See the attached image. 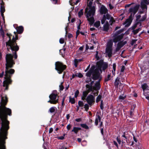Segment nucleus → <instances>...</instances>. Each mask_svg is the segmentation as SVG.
Wrapping results in <instances>:
<instances>
[{
  "instance_id": "58836bf2",
  "label": "nucleus",
  "mask_w": 149,
  "mask_h": 149,
  "mask_svg": "<svg viewBox=\"0 0 149 149\" xmlns=\"http://www.w3.org/2000/svg\"><path fill=\"white\" fill-rule=\"evenodd\" d=\"M95 58H96L97 60H99L100 59L99 56L98 55V52L96 51V54L95 56Z\"/></svg>"
},
{
  "instance_id": "f704fd0d",
  "label": "nucleus",
  "mask_w": 149,
  "mask_h": 149,
  "mask_svg": "<svg viewBox=\"0 0 149 149\" xmlns=\"http://www.w3.org/2000/svg\"><path fill=\"white\" fill-rule=\"evenodd\" d=\"M5 9L4 6H0V12H4L5 11Z\"/></svg>"
},
{
  "instance_id": "7ed1b4c3",
  "label": "nucleus",
  "mask_w": 149,
  "mask_h": 149,
  "mask_svg": "<svg viewBox=\"0 0 149 149\" xmlns=\"http://www.w3.org/2000/svg\"><path fill=\"white\" fill-rule=\"evenodd\" d=\"M7 35L9 37V40L8 42H6V45L7 47H9V48L7 47L8 49V48L10 49L12 51H14L15 55L14 57L15 59H16L17 57V56L16 54V52L18 50V47L17 46V45L15 42V40L17 38L16 35H15V37H13V38L12 40H11L10 36L8 34H7Z\"/></svg>"
},
{
  "instance_id": "6ab92c4d",
  "label": "nucleus",
  "mask_w": 149,
  "mask_h": 149,
  "mask_svg": "<svg viewBox=\"0 0 149 149\" xmlns=\"http://www.w3.org/2000/svg\"><path fill=\"white\" fill-rule=\"evenodd\" d=\"M109 28V24L108 22H107L103 26V30L104 31H107Z\"/></svg>"
},
{
  "instance_id": "4d7b16f0",
  "label": "nucleus",
  "mask_w": 149,
  "mask_h": 149,
  "mask_svg": "<svg viewBox=\"0 0 149 149\" xmlns=\"http://www.w3.org/2000/svg\"><path fill=\"white\" fill-rule=\"evenodd\" d=\"M4 74V72L3 71H2L1 73H0V78H2L3 77Z\"/></svg>"
},
{
  "instance_id": "72a5a7b5",
  "label": "nucleus",
  "mask_w": 149,
  "mask_h": 149,
  "mask_svg": "<svg viewBox=\"0 0 149 149\" xmlns=\"http://www.w3.org/2000/svg\"><path fill=\"white\" fill-rule=\"evenodd\" d=\"M111 74H108L107 77H106L105 79V81H109L110 79Z\"/></svg>"
},
{
  "instance_id": "3c124183",
  "label": "nucleus",
  "mask_w": 149,
  "mask_h": 149,
  "mask_svg": "<svg viewBox=\"0 0 149 149\" xmlns=\"http://www.w3.org/2000/svg\"><path fill=\"white\" fill-rule=\"evenodd\" d=\"M100 109L102 110H103L104 109V107H103V101L102 100L101 101V104L100 105Z\"/></svg>"
},
{
  "instance_id": "5701e85b",
  "label": "nucleus",
  "mask_w": 149,
  "mask_h": 149,
  "mask_svg": "<svg viewBox=\"0 0 149 149\" xmlns=\"http://www.w3.org/2000/svg\"><path fill=\"white\" fill-rule=\"evenodd\" d=\"M127 43L126 41H125L124 42L121 41L118 42L117 44V45H118L121 48L122 47L123 45Z\"/></svg>"
},
{
  "instance_id": "e2e57ef3",
  "label": "nucleus",
  "mask_w": 149,
  "mask_h": 149,
  "mask_svg": "<svg viewBox=\"0 0 149 149\" xmlns=\"http://www.w3.org/2000/svg\"><path fill=\"white\" fill-rule=\"evenodd\" d=\"M68 26V24H67V25H66V27L65 28V30L66 31V35L67 33V28Z\"/></svg>"
},
{
  "instance_id": "7c9ffc66",
  "label": "nucleus",
  "mask_w": 149,
  "mask_h": 149,
  "mask_svg": "<svg viewBox=\"0 0 149 149\" xmlns=\"http://www.w3.org/2000/svg\"><path fill=\"white\" fill-rule=\"evenodd\" d=\"M80 126L86 129H89L88 127L86 124H80Z\"/></svg>"
},
{
  "instance_id": "49530a36",
  "label": "nucleus",
  "mask_w": 149,
  "mask_h": 149,
  "mask_svg": "<svg viewBox=\"0 0 149 149\" xmlns=\"http://www.w3.org/2000/svg\"><path fill=\"white\" fill-rule=\"evenodd\" d=\"M121 48L119 47L118 45V46L117 45V46L115 50L114 53L119 51Z\"/></svg>"
},
{
  "instance_id": "f03ea898",
  "label": "nucleus",
  "mask_w": 149,
  "mask_h": 149,
  "mask_svg": "<svg viewBox=\"0 0 149 149\" xmlns=\"http://www.w3.org/2000/svg\"><path fill=\"white\" fill-rule=\"evenodd\" d=\"M93 1L86 0L88 7L86 8L85 11L87 19L91 25L93 24L94 22L93 16L95 13V8L94 6H91Z\"/></svg>"
},
{
  "instance_id": "f8f14e48",
  "label": "nucleus",
  "mask_w": 149,
  "mask_h": 149,
  "mask_svg": "<svg viewBox=\"0 0 149 149\" xmlns=\"http://www.w3.org/2000/svg\"><path fill=\"white\" fill-rule=\"evenodd\" d=\"M86 101L90 106L92 105L95 102V97L91 94H90L86 97Z\"/></svg>"
},
{
  "instance_id": "37998d69",
  "label": "nucleus",
  "mask_w": 149,
  "mask_h": 149,
  "mask_svg": "<svg viewBox=\"0 0 149 149\" xmlns=\"http://www.w3.org/2000/svg\"><path fill=\"white\" fill-rule=\"evenodd\" d=\"M88 104H85L84 105V108L85 109V110L86 111H87L89 109V105Z\"/></svg>"
},
{
  "instance_id": "13d9d810",
  "label": "nucleus",
  "mask_w": 149,
  "mask_h": 149,
  "mask_svg": "<svg viewBox=\"0 0 149 149\" xmlns=\"http://www.w3.org/2000/svg\"><path fill=\"white\" fill-rule=\"evenodd\" d=\"M79 34V30H77L76 32V38H77L78 35Z\"/></svg>"
},
{
  "instance_id": "aec40b11",
  "label": "nucleus",
  "mask_w": 149,
  "mask_h": 149,
  "mask_svg": "<svg viewBox=\"0 0 149 149\" xmlns=\"http://www.w3.org/2000/svg\"><path fill=\"white\" fill-rule=\"evenodd\" d=\"M127 136L125 134V133H124L123 135H122V136L121 137V139L122 140V142L123 143H125V142L124 141H126L127 142Z\"/></svg>"
},
{
  "instance_id": "69168bd1",
  "label": "nucleus",
  "mask_w": 149,
  "mask_h": 149,
  "mask_svg": "<svg viewBox=\"0 0 149 149\" xmlns=\"http://www.w3.org/2000/svg\"><path fill=\"white\" fill-rule=\"evenodd\" d=\"M81 24V23H80L79 25L77 26V29L78 30H79L80 29V25Z\"/></svg>"
},
{
  "instance_id": "5fc2aeb1",
  "label": "nucleus",
  "mask_w": 149,
  "mask_h": 149,
  "mask_svg": "<svg viewBox=\"0 0 149 149\" xmlns=\"http://www.w3.org/2000/svg\"><path fill=\"white\" fill-rule=\"evenodd\" d=\"M71 127L72 126L70 124H69L67 126V130H69L70 129Z\"/></svg>"
},
{
  "instance_id": "dca6fc26",
  "label": "nucleus",
  "mask_w": 149,
  "mask_h": 149,
  "mask_svg": "<svg viewBox=\"0 0 149 149\" xmlns=\"http://www.w3.org/2000/svg\"><path fill=\"white\" fill-rule=\"evenodd\" d=\"M107 10L104 6H102L100 9V12L101 14H105L107 13Z\"/></svg>"
},
{
  "instance_id": "8fccbe9b",
  "label": "nucleus",
  "mask_w": 149,
  "mask_h": 149,
  "mask_svg": "<svg viewBox=\"0 0 149 149\" xmlns=\"http://www.w3.org/2000/svg\"><path fill=\"white\" fill-rule=\"evenodd\" d=\"M62 84L63 83H61L60 85L59 86L60 90L61 91L63 90L64 88V87L62 85Z\"/></svg>"
},
{
  "instance_id": "bb28decb",
  "label": "nucleus",
  "mask_w": 149,
  "mask_h": 149,
  "mask_svg": "<svg viewBox=\"0 0 149 149\" xmlns=\"http://www.w3.org/2000/svg\"><path fill=\"white\" fill-rule=\"evenodd\" d=\"M100 21H97L95 22L94 24V26L96 28H98L100 25Z\"/></svg>"
},
{
  "instance_id": "4be33fe9",
  "label": "nucleus",
  "mask_w": 149,
  "mask_h": 149,
  "mask_svg": "<svg viewBox=\"0 0 149 149\" xmlns=\"http://www.w3.org/2000/svg\"><path fill=\"white\" fill-rule=\"evenodd\" d=\"M81 61V59H75L74 60L73 64L75 67L76 68L77 67L78 62H80Z\"/></svg>"
},
{
  "instance_id": "b1692460",
  "label": "nucleus",
  "mask_w": 149,
  "mask_h": 149,
  "mask_svg": "<svg viewBox=\"0 0 149 149\" xmlns=\"http://www.w3.org/2000/svg\"><path fill=\"white\" fill-rule=\"evenodd\" d=\"M120 82L119 81V79L117 77L116 79L115 83L114 85L116 87H118V85L119 84Z\"/></svg>"
},
{
  "instance_id": "ddd939ff",
  "label": "nucleus",
  "mask_w": 149,
  "mask_h": 149,
  "mask_svg": "<svg viewBox=\"0 0 149 149\" xmlns=\"http://www.w3.org/2000/svg\"><path fill=\"white\" fill-rule=\"evenodd\" d=\"M142 2L141 3V7L143 10H146L147 6L146 5L149 4V0H142Z\"/></svg>"
},
{
  "instance_id": "de8ad7c7",
  "label": "nucleus",
  "mask_w": 149,
  "mask_h": 149,
  "mask_svg": "<svg viewBox=\"0 0 149 149\" xmlns=\"http://www.w3.org/2000/svg\"><path fill=\"white\" fill-rule=\"evenodd\" d=\"M106 19H110L111 18V16H110V15L109 14H107L106 15Z\"/></svg>"
},
{
  "instance_id": "a211bd4d",
  "label": "nucleus",
  "mask_w": 149,
  "mask_h": 149,
  "mask_svg": "<svg viewBox=\"0 0 149 149\" xmlns=\"http://www.w3.org/2000/svg\"><path fill=\"white\" fill-rule=\"evenodd\" d=\"M131 22L132 20L130 19H128L123 23V24L125 25V27H128L130 25Z\"/></svg>"
},
{
  "instance_id": "393cba45",
  "label": "nucleus",
  "mask_w": 149,
  "mask_h": 149,
  "mask_svg": "<svg viewBox=\"0 0 149 149\" xmlns=\"http://www.w3.org/2000/svg\"><path fill=\"white\" fill-rule=\"evenodd\" d=\"M69 102L72 104H74L75 102V100L74 98H72L71 96L69 97Z\"/></svg>"
},
{
  "instance_id": "680f3d73",
  "label": "nucleus",
  "mask_w": 149,
  "mask_h": 149,
  "mask_svg": "<svg viewBox=\"0 0 149 149\" xmlns=\"http://www.w3.org/2000/svg\"><path fill=\"white\" fill-rule=\"evenodd\" d=\"M101 130V132L102 135H104V132H103V128H100Z\"/></svg>"
},
{
  "instance_id": "4c0bfd02",
  "label": "nucleus",
  "mask_w": 149,
  "mask_h": 149,
  "mask_svg": "<svg viewBox=\"0 0 149 149\" xmlns=\"http://www.w3.org/2000/svg\"><path fill=\"white\" fill-rule=\"evenodd\" d=\"M102 97V96L100 95H99L97 97L96 100V102H98L100 101Z\"/></svg>"
},
{
  "instance_id": "39448f33",
  "label": "nucleus",
  "mask_w": 149,
  "mask_h": 149,
  "mask_svg": "<svg viewBox=\"0 0 149 149\" xmlns=\"http://www.w3.org/2000/svg\"><path fill=\"white\" fill-rule=\"evenodd\" d=\"M100 79H98L99 81L96 82L94 86H93V84L94 83V81H92L89 84H87L86 85V87L88 89V90L89 91H93L94 90H97L100 89V83L101 77L100 76Z\"/></svg>"
},
{
  "instance_id": "a18cd8bd",
  "label": "nucleus",
  "mask_w": 149,
  "mask_h": 149,
  "mask_svg": "<svg viewBox=\"0 0 149 149\" xmlns=\"http://www.w3.org/2000/svg\"><path fill=\"white\" fill-rule=\"evenodd\" d=\"M117 141L118 143V144H120L121 143V141L120 138V136H118L116 138Z\"/></svg>"
},
{
  "instance_id": "412c9836",
  "label": "nucleus",
  "mask_w": 149,
  "mask_h": 149,
  "mask_svg": "<svg viewBox=\"0 0 149 149\" xmlns=\"http://www.w3.org/2000/svg\"><path fill=\"white\" fill-rule=\"evenodd\" d=\"M81 130L80 127H74L73 129L72 130V132H74L75 134H77L78 131Z\"/></svg>"
},
{
  "instance_id": "2eb2a0df",
  "label": "nucleus",
  "mask_w": 149,
  "mask_h": 149,
  "mask_svg": "<svg viewBox=\"0 0 149 149\" xmlns=\"http://www.w3.org/2000/svg\"><path fill=\"white\" fill-rule=\"evenodd\" d=\"M101 117L99 115H97L95 119V124L96 125H97L98 124V121L100 123V124L98 127L100 128H101L103 126V122L101 121Z\"/></svg>"
},
{
  "instance_id": "473e14b6",
  "label": "nucleus",
  "mask_w": 149,
  "mask_h": 149,
  "mask_svg": "<svg viewBox=\"0 0 149 149\" xmlns=\"http://www.w3.org/2000/svg\"><path fill=\"white\" fill-rule=\"evenodd\" d=\"M141 87L143 90L144 91V90L148 88V86L147 84H144L142 85Z\"/></svg>"
},
{
  "instance_id": "0eeeda50",
  "label": "nucleus",
  "mask_w": 149,
  "mask_h": 149,
  "mask_svg": "<svg viewBox=\"0 0 149 149\" xmlns=\"http://www.w3.org/2000/svg\"><path fill=\"white\" fill-rule=\"evenodd\" d=\"M55 69L58 71V72L61 74L66 69V66L61 62L58 61L55 64Z\"/></svg>"
},
{
  "instance_id": "c85d7f7f",
  "label": "nucleus",
  "mask_w": 149,
  "mask_h": 149,
  "mask_svg": "<svg viewBox=\"0 0 149 149\" xmlns=\"http://www.w3.org/2000/svg\"><path fill=\"white\" fill-rule=\"evenodd\" d=\"M136 23L133 26H132V30L136 28V27L138 25H139V22L138 21H136Z\"/></svg>"
},
{
  "instance_id": "e433bc0d",
  "label": "nucleus",
  "mask_w": 149,
  "mask_h": 149,
  "mask_svg": "<svg viewBox=\"0 0 149 149\" xmlns=\"http://www.w3.org/2000/svg\"><path fill=\"white\" fill-rule=\"evenodd\" d=\"M115 22V20L113 19V17H111L110 20L109 22V23L111 25H112V24L114 22Z\"/></svg>"
},
{
  "instance_id": "423d86ee",
  "label": "nucleus",
  "mask_w": 149,
  "mask_h": 149,
  "mask_svg": "<svg viewBox=\"0 0 149 149\" xmlns=\"http://www.w3.org/2000/svg\"><path fill=\"white\" fill-rule=\"evenodd\" d=\"M58 97L56 91H54L49 95L50 100L47 102L51 104H55L58 102Z\"/></svg>"
},
{
  "instance_id": "2f4dec72",
  "label": "nucleus",
  "mask_w": 149,
  "mask_h": 149,
  "mask_svg": "<svg viewBox=\"0 0 149 149\" xmlns=\"http://www.w3.org/2000/svg\"><path fill=\"white\" fill-rule=\"evenodd\" d=\"M106 20V18L105 15H104L103 16V17L102 19L101 20V23L102 24H104V23Z\"/></svg>"
},
{
  "instance_id": "09e8293b",
  "label": "nucleus",
  "mask_w": 149,
  "mask_h": 149,
  "mask_svg": "<svg viewBox=\"0 0 149 149\" xmlns=\"http://www.w3.org/2000/svg\"><path fill=\"white\" fill-rule=\"evenodd\" d=\"M79 91L78 90H77L75 93V97L76 98L78 96L79 94Z\"/></svg>"
},
{
  "instance_id": "c756f323",
  "label": "nucleus",
  "mask_w": 149,
  "mask_h": 149,
  "mask_svg": "<svg viewBox=\"0 0 149 149\" xmlns=\"http://www.w3.org/2000/svg\"><path fill=\"white\" fill-rule=\"evenodd\" d=\"M24 29L23 27L22 26H19V34L22 33Z\"/></svg>"
},
{
  "instance_id": "052dcab7",
  "label": "nucleus",
  "mask_w": 149,
  "mask_h": 149,
  "mask_svg": "<svg viewBox=\"0 0 149 149\" xmlns=\"http://www.w3.org/2000/svg\"><path fill=\"white\" fill-rule=\"evenodd\" d=\"M75 121L77 122H79L81 121V119L80 118L76 119H75Z\"/></svg>"
},
{
  "instance_id": "1a4fd4ad",
  "label": "nucleus",
  "mask_w": 149,
  "mask_h": 149,
  "mask_svg": "<svg viewBox=\"0 0 149 149\" xmlns=\"http://www.w3.org/2000/svg\"><path fill=\"white\" fill-rule=\"evenodd\" d=\"M112 45L113 43L111 41H109L108 42L106 49V53L109 57H111L112 55Z\"/></svg>"
},
{
  "instance_id": "20e7f679",
  "label": "nucleus",
  "mask_w": 149,
  "mask_h": 149,
  "mask_svg": "<svg viewBox=\"0 0 149 149\" xmlns=\"http://www.w3.org/2000/svg\"><path fill=\"white\" fill-rule=\"evenodd\" d=\"M108 67V64L107 63L102 62H99L97 63V67L95 69V71L94 72V78L95 79L99 78L100 76V74L102 72V68L103 70H104Z\"/></svg>"
},
{
  "instance_id": "c03bdc74",
  "label": "nucleus",
  "mask_w": 149,
  "mask_h": 149,
  "mask_svg": "<svg viewBox=\"0 0 149 149\" xmlns=\"http://www.w3.org/2000/svg\"><path fill=\"white\" fill-rule=\"evenodd\" d=\"M76 76L79 78H82L83 77V75L81 73H79L77 74Z\"/></svg>"
},
{
  "instance_id": "f3484780",
  "label": "nucleus",
  "mask_w": 149,
  "mask_h": 149,
  "mask_svg": "<svg viewBox=\"0 0 149 149\" xmlns=\"http://www.w3.org/2000/svg\"><path fill=\"white\" fill-rule=\"evenodd\" d=\"M88 91H85L83 92V95L81 97V99L83 100H86V98L87 95L89 92V91L88 89Z\"/></svg>"
},
{
  "instance_id": "f257e3e1",
  "label": "nucleus",
  "mask_w": 149,
  "mask_h": 149,
  "mask_svg": "<svg viewBox=\"0 0 149 149\" xmlns=\"http://www.w3.org/2000/svg\"><path fill=\"white\" fill-rule=\"evenodd\" d=\"M13 58V56L11 54H8L6 55L5 74L4 75L5 80L3 82V86L5 87L4 91L8 90L9 85L11 84L12 83V81L11 78L12 74L14 73L15 70L13 69L9 68H12L15 64Z\"/></svg>"
},
{
  "instance_id": "9b49d317",
  "label": "nucleus",
  "mask_w": 149,
  "mask_h": 149,
  "mask_svg": "<svg viewBox=\"0 0 149 149\" xmlns=\"http://www.w3.org/2000/svg\"><path fill=\"white\" fill-rule=\"evenodd\" d=\"M120 32V31H118L117 32L113 35L112 37L113 38V40L114 42L116 43L118 41L120 40L123 38V35L122 34H119V33Z\"/></svg>"
},
{
  "instance_id": "774afa93",
  "label": "nucleus",
  "mask_w": 149,
  "mask_h": 149,
  "mask_svg": "<svg viewBox=\"0 0 149 149\" xmlns=\"http://www.w3.org/2000/svg\"><path fill=\"white\" fill-rule=\"evenodd\" d=\"M53 131V129L52 128H50L49 130V133H51Z\"/></svg>"
},
{
  "instance_id": "4468645a",
  "label": "nucleus",
  "mask_w": 149,
  "mask_h": 149,
  "mask_svg": "<svg viewBox=\"0 0 149 149\" xmlns=\"http://www.w3.org/2000/svg\"><path fill=\"white\" fill-rule=\"evenodd\" d=\"M94 68H92V67H91V68H90L89 71H88L86 74V75L88 77H90L91 74L93 76V78L94 80H97L98 79H100V77L99 78L96 79H95L94 78V76L93 75V74L94 72L95 71V70H94Z\"/></svg>"
},
{
  "instance_id": "0e129e2a",
  "label": "nucleus",
  "mask_w": 149,
  "mask_h": 149,
  "mask_svg": "<svg viewBox=\"0 0 149 149\" xmlns=\"http://www.w3.org/2000/svg\"><path fill=\"white\" fill-rule=\"evenodd\" d=\"M68 38H70L72 37V34L69 33L68 34Z\"/></svg>"
},
{
  "instance_id": "338daca9",
  "label": "nucleus",
  "mask_w": 149,
  "mask_h": 149,
  "mask_svg": "<svg viewBox=\"0 0 149 149\" xmlns=\"http://www.w3.org/2000/svg\"><path fill=\"white\" fill-rule=\"evenodd\" d=\"M109 7L111 9L113 8V6L111 5V4H109Z\"/></svg>"
},
{
  "instance_id": "bf43d9fd",
  "label": "nucleus",
  "mask_w": 149,
  "mask_h": 149,
  "mask_svg": "<svg viewBox=\"0 0 149 149\" xmlns=\"http://www.w3.org/2000/svg\"><path fill=\"white\" fill-rule=\"evenodd\" d=\"M114 144L117 147V148H118V145L117 143L115 141H113Z\"/></svg>"
},
{
  "instance_id": "cd10ccee",
  "label": "nucleus",
  "mask_w": 149,
  "mask_h": 149,
  "mask_svg": "<svg viewBox=\"0 0 149 149\" xmlns=\"http://www.w3.org/2000/svg\"><path fill=\"white\" fill-rule=\"evenodd\" d=\"M141 28H139L136 30H133L132 32L135 35L139 31H141Z\"/></svg>"
},
{
  "instance_id": "a878e982",
  "label": "nucleus",
  "mask_w": 149,
  "mask_h": 149,
  "mask_svg": "<svg viewBox=\"0 0 149 149\" xmlns=\"http://www.w3.org/2000/svg\"><path fill=\"white\" fill-rule=\"evenodd\" d=\"M56 109V107H52L49 109V111L51 113H52L54 112Z\"/></svg>"
},
{
  "instance_id": "ea45409f",
  "label": "nucleus",
  "mask_w": 149,
  "mask_h": 149,
  "mask_svg": "<svg viewBox=\"0 0 149 149\" xmlns=\"http://www.w3.org/2000/svg\"><path fill=\"white\" fill-rule=\"evenodd\" d=\"M78 104L79 106L82 107L83 106L84 103L83 102L79 101L78 102Z\"/></svg>"
},
{
  "instance_id": "9d476101",
  "label": "nucleus",
  "mask_w": 149,
  "mask_h": 149,
  "mask_svg": "<svg viewBox=\"0 0 149 149\" xmlns=\"http://www.w3.org/2000/svg\"><path fill=\"white\" fill-rule=\"evenodd\" d=\"M139 5H136L135 6L130 7L129 9V12L131 13L130 17H133L137 13L139 9Z\"/></svg>"
},
{
  "instance_id": "a19ab883",
  "label": "nucleus",
  "mask_w": 149,
  "mask_h": 149,
  "mask_svg": "<svg viewBox=\"0 0 149 149\" xmlns=\"http://www.w3.org/2000/svg\"><path fill=\"white\" fill-rule=\"evenodd\" d=\"M83 9H81L78 12V15L79 17H80L82 15H83Z\"/></svg>"
},
{
  "instance_id": "79ce46f5",
  "label": "nucleus",
  "mask_w": 149,
  "mask_h": 149,
  "mask_svg": "<svg viewBox=\"0 0 149 149\" xmlns=\"http://www.w3.org/2000/svg\"><path fill=\"white\" fill-rule=\"evenodd\" d=\"M0 33L3 36H4V32L2 29V26H1V27L0 29Z\"/></svg>"
},
{
  "instance_id": "c9c22d12",
  "label": "nucleus",
  "mask_w": 149,
  "mask_h": 149,
  "mask_svg": "<svg viewBox=\"0 0 149 149\" xmlns=\"http://www.w3.org/2000/svg\"><path fill=\"white\" fill-rule=\"evenodd\" d=\"M126 97V96L124 95H120L119 97V99L121 100H124Z\"/></svg>"
},
{
  "instance_id": "6e6552de",
  "label": "nucleus",
  "mask_w": 149,
  "mask_h": 149,
  "mask_svg": "<svg viewBox=\"0 0 149 149\" xmlns=\"http://www.w3.org/2000/svg\"><path fill=\"white\" fill-rule=\"evenodd\" d=\"M140 14L137 15L136 17V21L139 22V26L141 25V22L145 21L147 18V14L146 13H143V11L139 12Z\"/></svg>"
},
{
  "instance_id": "603ef678",
  "label": "nucleus",
  "mask_w": 149,
  "mask_h": 149,
  "mask_svg": "<svg viewBox=\"0 0 149 149\" xmlns=\"http://www.w3.org/2000/svg\"><path fill=\"white\" fill-rule=\"evenodd\" d=\"M64 42V39L63 38H61L59 40V42L61 44H63Z\"/></svg>"
},
{
  "instance_id": "6e6d98bb",
  "label": "nucleus",
  "mask_w": 149,
  "mask_h": 149,
  "mask_svg": "<svg viewBox=\"0 0 149 149\" xmlns=\"http://www.w3.org/2000/svg\"><path fill=\"white\" fill-rule=\"evenodd\" d=\"M125 69V67L124 65H123L121 69V72H123L124 71V70Z\"/></svg>"
},
{
  "instance_id": "864d4df0",
  "label": "nucleus",
  "mask_w": 149,
  "mask_h": 149,
  "mask_svg": "<svg viewBox=\"0 0 149 149\" xmlns=\"http://www.w3.org/2000/svg\"><path fill=\"white\" fill-rule=\"evenodd\" d=\"M137 40H132L131 42V44L132 45H134L136 42L137 41Z\"/></svg>"
}]
</instances>
